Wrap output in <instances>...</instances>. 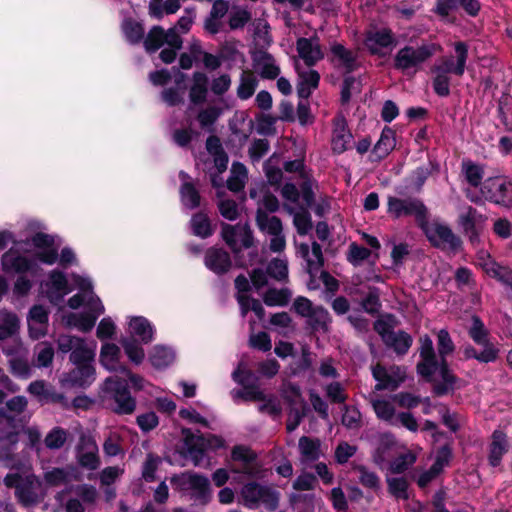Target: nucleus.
I'll list each match as a JSON object with an SVG mask.
<instances>
[{
	"label": "nucleus",
	"mask_w": 512,
	"mask_h": 512,
	"mask_svg": "<svg viewBox=\"0 0 512 512\" xmlns=\"http://www.w3.org/2000/svg\"><path fill=\"white\" fill-rule=\"evenodd\" d=\"M508 451L507 436L501 430H495L492 434V442L489 446L488 461L492 467H497L502 461L503 455Z\"/></svg>",
	"instance_id": "obj_18"
},
{
	"label": "nucleus",
	"mask_w": 512,
	"mask_h": 512,
	"mask_svg": "<svg viewBox=\"0 0 512 512\" xmlns=\"http://www.w3.org/2000/svg\"><path fill=\"white\" fill-rule=\"evenodd\" d=\"M72 478L79 480L78 471L75 467L53 468L44 475L46 483L50 486H59L68 483Z\"/></svg>",
	"instance_id": "obj_26"
},
{
	"label": "nucleus",
	"mask_w": 512,
	"mask_h": 512,
	"mask_svg": "<svg viewBox=\"0 0 512 512\" xmlns=\"http://www.w3.org/2000/svg\"><path fill=\"white\" fill-rule=\"evenodd\" d=\"M281 494L278 490L265 485L259 507L262 505L267 511L274 512L279 508Z\"/></svg>",
	"instance_id": "obj_50"
},
{
	"label": "nucleus",
	"mask_w": 512,
	"mask_h": 512,
	"mask_svg": "<svg viewBox=\"0 0 512 512\" xmlns=\"http://www.w3.org/2000/svg\"><path fill=\"white\" fill-rule=\"evenodd\" d=\"M35 350H38L35 365L39 368L50 367L55 354L52 344L48 341L40 342L36 345Z\"/></svg>",
	"instance_id": "obj_46"
},
{
	"label": "nucleus",
	"mask_w": 512,
	"mask_h": 512,
	"mask_svg": "<svg viewBox=\"0 0 512 512\" xmlns=\"http://www.w3.org/2000/svg\"><path fill=\"white\" fill-rule=\"evenodd\" d=\"M396 441L392 434L381 435L378 445L372 454L373 462L382 467L393 455Z\"/></svg>",
	"instance_id": "obj_20"
},
{
	"label": "nucleus",
	"mask_w": 512,
	"mask_h": 512,
	"mask_svg": "<svg viewBox=\"0 0 512 512\" xmlns=\"http://www.w3.org/2000/svg\"><path fill=\"white\" fill-rule=\"evenodd\" d=\"M267 274L277 280L284 281L288 278L287 262L279 258H273L266 267Z\"/></svg>",
	"instance_id": "obj_56"
},
{
	"label": "nucleus",
	"mask_w": 512,
	"mask_h": 512,
	"mask_svg": "<svg viewBox=\"0 0 512 512\" xmlns=\"http://www.w3.org/2000/svg\"><path fill=\"white\" fill-rule=\"evenodd\" d=\"M472 325L469 329V336L470 338L477 344H485L486 342H490L489 341V332L488 330L485 328V325L482 321V319L477 316V315H473L472 318Z\"/></svg>",
	"instance_id": "obj_49"
},
{
	"label": "nucleus",
	"mask_w": 512,
	"mask_h": 512,
	"mask_svg": "<svg viewBox=\"0 0 512 512\" xmlns=\"http://www.w3.org/2000/svg\"><path fill=\"white\" fill-rule=\"evenodd\" d=\"M223 109L217 106H208L197 114V120L204 129L212 127L222 115Z\"/></svg>",
	"instance_id": "obj_52"
},
{
	"label": "nucleus",
	"mask_w": 512,
	"mask_h": 512,
	"mask_svg": "<svg viewBox=\"0 0 512 512\" xmlns=\"http://www.w3.org/2000/svg\"><path fill=\"white\" fill-rule=\"evenodd\" d=\"M437 349L439 358H446L455 350V345L446 329H441L437 334Z\"/></svg>",
	"instance_id": "obj_62"
},
{
	"label": "nucleus",
	"mask_w": 512,
	"mask_h": 512,
	"mask_svg": "<svg viewBox=\"0 0 512 512\" xmlns=\"http://www.w3.org/2000/svg\"><path fill=\"white\" fill-rule=\"evenodd\" d=\"M286 402L289 404L288 420L286 422V430L291 433L298 428L302 419L306 416L308 405L305 400H301V407H296V401L291 397H285Z\"/></svg>",
	"instance_id": "obj_25"
},
{
	"label": "nucleus",
	"mask_w": 512,
	"mask_h": 512,
	"mask_svg": "<svg viewBox=\"0 0 512 512\" xmlns=\"http://www.w3.org/2000/svg\"><path fill=\"white\" fill-rule=\"evenodd\" d=\"M190 227L193 235L202 239L209 238L214 234V228L206 213L199 211L192 215Z\"/></svg>",
	"instance_id": "obj_27"
},
{
	"label": "nucleus",
	"mask_w": 512,
	"mask_h": 512,
	"mask_svg": "<svg viewBox=\"0 0 512 512\" xmlns=\"http://www.w3.org/2000/svg\"><path fill=\"white\" fill-rule=\"evenodd\" d=\"M122 31L126 40L132 44H138L144 39V27L142 23L133 18H126L122 23Z\"/></svg>",
	"instance_id": "obj_35"
},
{
	"label": "nucleus",
	"mask_w": 512,
	"mask_h": 512,
	"mask_svg": "<svg viewBox=\"0 0 512 512\" xmlns=\"http://www.w3.org/2000/svg\"><path fill=\"white\" fill-rule=\"evenodd\" d=\"M361 308L369 315L375 316L379 313L382 304L380 291L377 287H369V292L360 302Z\"/></svg>",
	"instance_id": "obj_42"
},
{
	"label": "nucleus",
	"mask_w": 512,
	"mask_h": 512,
	"mask_svg": "<svg viewBox=\"0 0 512 512\" xmlns=\"http://www.w3.org/2000/svg\"><path fill=\"white\" fill-rule=\"evenodd\" d=\"M511 110L512 97L508 95L502 96L498 101L497 114L498 118L505 126V130L508 132H512V123L508 121V115H511Z\"/></svg>",
	"instance_id": "obj_60"
},
{
	"label": "nucleus",
	"mask_w": 512,
	"mask_h": 512,
	"mask_svg": "<svg viewBox=\"0 0 512 512\" xmlns=\"http://www.w3.org/2000/svg\"><path fill=\"white\" fill-rule=\"evenodd\" d=\"M321 442L317 438L302 436L299 439V450L303 461L315 462L320 458Z\"/></svg>",
	"instance_id": "obj_30"
},
{
	"label": "nucleus",
	"mask_w": 512,
	"mask_h": 512,
	"mask_svg": "<svg viewBox=\"0 0 512 512\" xmlns=\"http://www.w3.org/2000/svg\"><path fill=\"white\" fill-rule=\"evenodd\" d=\"M331 52L341 61L346 74H350L356 70V56L351 50L346 49L342 44L335 43L331 47Z\"/></svg>",
	"instance_id": "obj_38"
},
{
	"label": "nucleus",
	"mask_w": 512,
	"mask_h": 512,
	"mask_svg": "<svg viewBox=\"0 0 512 512\" xmlns=\"http://www.w3.org/2000/svg\"><path fill=\"white\" fill-rule=\"evenodd\" d=\"M341 423L347 429H357L361 426V413L355 406L343 405Z\"/></svg>",
	"instance_id": "obj_53"
},
{
	"label": "nucleus",
	"mask_w": 512,
	"mask_h": 512,
	"mask_svg": "<svg viewBox=\"0 0 512 512\" xmlns=\"http://www.w3.org/2000/svg\"><path fill=\"white\" fill-rule=\"evenodd\" d=\"M330 322L329 312L322 306H317L314 312L307 318L308 325L315 331L322 330L327 332Z\"/></svg>",
	"instance_id": "obj_39"
},
{
	"label": "nucleus",
	"mask_w": 512,
	"mask_h": 512,
	"mask_svg": "<svg viewBox=\"0 0 512 512\" xmlns=\"http://www.w3.org/2000/svg\"><path fill=\"white\" fill-rule=\"evenodd\" d=\"M372 375L377 381V384L375 385V390L377 391L386 389L396 390L401 382V379H397L390 375L386 368L381 364H377L372 368Z\"/></svg>",
	"instance_id": "obj_29"
},
{
	"label": "nucleus",
	"mask_w": 512,
	"mask_h": 512,
	"mask_svg": "<svg viewBox=\"0 0 512 512\" xmlns=\"http://www.w3.org/2000/svg\"><path fill=\"white\" fill-rule=\"evenodd\" d=\"M296 49L299 56L309 67L314 66L319 60L324 58L319 38L313 36L311 38L301 37L297 39Z\"/></svg>",
	"instance_id": "obj_12"
},
{
	"label": "nucleus",
	"mask_w": 512,
	"mask_h": 512,
	"mask_svg": "<svg viewBox=\"0 0 512 512\" xmlns=\"http://www.w3.org/2000/svg\"><path fill=\"white\" fill-rule=\"evenodd\" d=\"M182 204L188 209H196L201 204V195L192 182H184L180 186Z\"/></svg>",
	"instance_id": "obj_36"
},
{
	"label": "nucleus",
	"mask_w": 512,
	"mask_h": 512,
	"mask_svg": "<svg viewBox=\"0 0 512 512\" xmlns=\"http://www.w3.org/2000/svg\"><path fill=\"white\" fill-rule=\"evenodd\" d=\"M477 210L472 206L467 208L466 213L460 214L458 223L472 244L479 242V233L476 227Z\"/></svg>",
	"instance_id": "obj_28"
},
{
	"label": "nucleus",
	"mask_w": 512,
	"mask_h": 512,
	"mask_svg": "<svg viewBox=\"0 0 512 512\" xmlns=\"http://www.w3.org/2000/svg\"><path fill=\"white\" fill-rule=\"evenodd\" d=\"M160 463L161 458L158 455L154 453L147 454L142 466V478L146 482H154L156 480V471Z\"/></svg>",
	"instance_id": "obj_55"
},
{
	"label": "nucleus",
	"mask_w": 512,
	"mask_h": 512,
	"mask_svg": "<svg viewBox=\"0 0 512 512\" xmlns=\"http://www.w3.org/2000/svg\"><path fill=\"white\" fill-rule=\"evenodd\" d=\"M370 255L371 251L368 248L359 245L356 242H353L349 246L347 260L352 265L357 266L361 262L367 260L370 257Z\"/></svg>",
	"instance_id": "obj_64"
},
{
	"label": "nucleus",
	"mask_w": 512,
	"mask_h": 512,
	"mask_svg": "<svg viewBox=\"0 0 512 512\" xmlns=\"http://www.w3.org/2000/svg\"><path fill=\"white\" fill-rule=\"evenodd\" d=\"M104 397L112 400V411L118 415H130L136 409V399L131 395L127 381L118 377H109L103 386Z\"/></svg>",
	"instance_id": "obj_1"
},
{
	"label": "nucleus",
	"mask_w": 512,
	"mask_h": 512,
	"mask_svg": "<svg viewBox=\"0 0 512 512\" xmlns=\"http://www.w3.org/2000/svg\"><path fill=\"white\" fill-rule=\"evenodd\" d=\"M49 279L51 287L48 292V297L50 298V301H53L54 299L61 300L65 295L72 291L64 272L60 270H53L49 274Z\"/></svg>",
	"instance_id": "obj_21"
},
{
	"label": "nucleus",
	"mask_w": 512,
	"mask_h": 512,
	"mask_svg": "<svg viewBox=\"0 0 512 512\" xmlns=\"http://www.w3.org/2000/svg\"><path fill=\"white\" fill-rule=\"evenodd\" d=\"M204 265L214 274L222 276L232 268V259L225 249L212 246L205 251Z\"/></svg>",
	"instance_id": "obj_10"
},
{
	"label": "nucleus",
	"mask_w": 512,
	"mask_h": 512,
	"mask_svg": "<svg viewBox=\"0 0 512 512\" xmlns=\"http://www.w3.org/2000/svg\"><path fill=\"white\" fill-rule=\"evenodd\" d=\"M453 47L456 54V62H454L453 58H445L442 61V65L435 66L433 71L442 72L444 75L450 73L459 77L463 76L468 59V44L464 41H457L453 44Z\"/></svg>",
	"instance_id": "obj_8"
},
{
	"label": "nucleus",
	"mask_w": 512,
	"mask_h": 512,
	"mask_svg": "<svg viewBox=\"0 0 512 512\" xmlns=\"http://www.w3.org/2000/svg\"><path fill=\"white\" fill-rule=\"evenodd\" d=\"M387 205L388 213L392 214L395 219L402 216H414L420 228H423L425 224H427L428 209L420 199H401L395 196H389Z\"/></svg>",
	"instance_id": "obj_3"
},
{
	"label": "nucleus",
	"mask_w": 512,
	"mask_h": 512,
	"mask_svg": "<svg viewBox=\"0 0 512 512\" xmlns=\"http://www.w3.org/2000/svg\"><path fill=\"white\" fill-rule=\"evenodd\" d=\"M174 358L173 351L161 345L154 346L149 356L151 365L156 369L166 368L174 361Z\"/></svg>",
	"instance_id": "obj_33"
},
{
	"label": "nucleus",
	"mask_w": 512,
	"mask_h": 512,
	"mask_svg": "<svg viewBox=\"0 0 512 512\" xmlns=\"http://www.w3.org/2000/svg\"><path fill=\"white\" fill-rule=\"evenodd\" d=\"M1 268L6 275L26 274L35 271L37 263L14 248H10L1 256Z\"/></svg>",
	"instance_id": "obj_6"
},
{
	"label": "nucleus",
	"mask_w": 512,
	"mask_h": 512,
	"mask_svg": "<svg viewBox=\"0 0 512 512\" xmlns=\"http://www.w3.org/2000/svg\"><path fill=\"white\" fill-rule=\"evenodd\" d=\"M438 370L437 357H423L416 365L417 374L427 383L434 382V374Z\"/></svg>",
	"instance_id": "obj_43"
},
{
	"label": "nucleus",
	"mask_w": 512,
	"mask_h": 512,
	"mask_svg": "<svg viewBox=\"0 0 512 512\" xmlns=\"http://www.w3.org/2000/svg\"><path fill=\"white\" fill-rule=\"evenodd\" d=\"M120 348L114 343H105L101 347L100 362L110 370H116L115 365L119 364Z\"/></svg>",
	"instance_id": "obj_40"
},
{
	"label": "nucleus",
	"mask_w": 512,
	"mask_h": 512,
	"mask_svg": "<svg viewBox=\"0 0 512 512\" xmlns=\"http://www.w3.org/2000/svg\"><path fill=\"white\" fill-rule=\"evenodd\" d=\"M416 462V456L411 453H402L390 462V471L393 474L404 473L410 466Z\"/></svg>",
	"instance_id": "obj_57"
},
{
	"label": "nucleus",
	"mask_w": 512,
	"mask_h": 512,
	"mask_svg": "<svg viewBox=\"0 0 512 512\" xmlns=\"http://www.w3.org/2000/svg\"><path fill=\"white\" fill-rule=\"evenodd\" d=\"M121 345L131 362L136 365H139L143 362L145 358V352L135 338H124L121 340Z\"/></svg>",
	"instance_id": "obj_41"
},
{
	"label": "nucleus",
	"mask_w": 512,
	"mask_h": 512,
	"mask_svg": "<svg viewBox=\"0 0 512 512\" xmlns=\"http://www.w3.org/2000/svg\"><path fill=\"white\" fill-rule=\"evenodd\" d=\"M432 247L452 252H458L462 247L461 238L452 229L443 223L434 222L430 227L427 224L421 228Z\"/></svg>",
	"instance_id": "obj_4"
},
{
	"label": "nucleus",
	"mask_w": 512,
	"mask_h": 512,
	"mask_svg": "<svg viewBox=\"0 0 512 512\" xmlns=\"http://www.w3.org/2000/svg\"><path fill=\"white\" fill-rule=\"evenodd\" d=\"M395 146V131L391 127L385 126L381 132L379 140L372 150V161L383 160L394 150Z\"/></svg>",
	"instance_id": "obj_17"
},
{
	"label": "nucleus",
	"mask_w": 512,
	"mask_h": 512,
	"mask_svg": "<svg viewBox=\"0 0 512 512\" xmlns=\"http://www.w3.org/2000/svg\"><path fill=\"white\" fill-rule=\"evenodd\" d=\"M483 269L490 277L506 286H512V271L508 267L501 266L494 260L489 259L483 264Z\"/></svg>",
	"instance_id": "obj_32"
},
{
	"label": "nucleus",
	"mask_w": 512,
	"mask_h": 512,
	"mask_svg": "<svg viewBox=\"0 0 512 512\" xmlns=\"http://www.w3.org/2000/svg\"><path fill=\"white\" fill-rule=\"evenodd\" d=\"M67 437V430L56 426L47 433L44 439V444L50 450H58L64 446L67 441Z\"/></svg>",
	"instance_id": "obj_47"
},
{
	"label": "nucleus",
	"mask_w": 512,
	"mask_h": 512,
	"mask_svg": "<svg viewBox=\"0 0 512 512\" xmlns=\"http://www.w3.org/2000/svg\"><path fill=\"white\" fill-rule=\"evenodd\" d=\"M193 84L189 90V99L194 105H202L207 100L208 77L205 73L196 71L193 73Z\"/></svg>",
	"instance_id": "obj_19"
},
{
	"label": "nucleus",
	"mask_w": 512,
	"mask_h": 512,
	"mask_svg": "<svg viewBox=\"0 0 512 512\" xmlns=\"http://www.w3.org/2000/svg\"><path fill=\"white\" fill-rule=\"evenodd\" d=\"M258 86V80L250 70H244L240 75V83L237 88V97L247 100L253 96Z\"/></svg>",
	"instance_id": "obj_34"
},
{
	"label": "nucleus",
	"mask_w": 512,
	"mask_h": 512,
	"mask_svg": "<svg viewBox=\"0 0 512 512\" xmlns=\"http://www.w3.org/2000/svg\"><path fill=\"white\" fill-rule=\"evenodd\" d=\"M94 311L95 314L88 312L71 313L67 317L68 326L76 327L83 333L90 332L95 326L98 316L104 313V307L99 298H97V306L94 308Z\"/></svg>",
	"instance_id": "obj_14"
},
{
	"label": "nucleus",
	"mask_w": 512,
	"mask_h": 512,
	"mask_svg": "<svg viewBox=\"0 0 512 512\" xmlns=\"http://www.w3.org/2000/svg\"><path fill=\"white\" fill-rule=\"evenodd\" d=\"M463 172L469 185L475 188L481 185L484 175V171L481 166L473 162L464 163Z\"/></svg>",
	"instance_id": "obj_58"
},
{
	"label": "nucleus",
	"mask_w": 512,
	"mask_h": 512,
	"mask_svg": "<svg viewBox=\"0 0 512 512\" xmlns=\"http://www.w3.org/2000/svg\"><path fill=\"white\" fill-rule=\"evenodd\" d=\"M165 30L163 27L155 25L153 26L147 36L143 39L144 48L147 53L152 54L159 50L165 43Z\"/></svg>",
	"instance_id": "obj_37"
},
{
	"label": "nucleus",
	"mask_w": 512,
	"mask_h": 512,
	"mask_svg": "<svg viewBox=\"0 0 512 512\" xmlns=\"http://www.w3.org/2000/svg\"><path fill=\"white\" fill-rule=\"evenodd\" d=\"M19 330V319L13 313H8L3 319V323L0 324V341H4L13 335H15Z\"/></svg>",
	"instance_id": "obj_59"
},
{
	"label": "nucleus",
	"mask_w": 512,
	"mask_h": 512,
	"mask_svg": "<svg viewBox=\"0 0 512 512\" xmlns=\"http://www.w3.org/2000/svg\"><path fill=\"white\" fill-rule=\"evenodd\" d=\"M239 373L240 371L239 370H236L233 372V379L234 381H236L237 383L241 384L244 386L245 388V391H238V395L243 398L244 400H250V401H264L266 399V395L264 394L263 391H261L257 386L255 385H251V386H246L245 385V379L244 378H241L239 379L238 376H239Z\"/></svg>",
	"instance_id": "obj_48"
},
{
	"label": "nucleus",
	"mask_w": 512,
	"mask_h": 512,
	"mask_svg": "<svg viewBox=\"0 0 512 512\" xmlns=\"http://www.w3.org/2000/svg\"><path fill=\"white\" fill-rule=\"evenodd\" d=\"M388 492L396 499L408 500L409 482L405 477H392L386 479Z\"/></svg>",
	"instance_id": "obj_45"
},
{
	"label": "nucleus",
	"mask_w": 512,
	"mask_h": 512,
	"mask_svg": "<svg viewBox=\"0 0 512 512\" xmlns=\"http://www.w3.org/2000/svg\"><path fill=\"white\" fill-rule=\"evenodd\" d=\"M95 353L92 349L88 348L85 340L79 339V343L70 353L69 360L75 367L81 365H93Z\"/></svg>",
	"instance_id": "obj_31"
},
{
	"label": "nucleus",
	"mask_w": 512,
	"mask_h": 512,
	"mask_svg": "<svg viewBox=\"0 0 512 512\" xmlns=\"http://www.w3.org/2000/svg\"><path fill=\"white\" fill-rule=\"evenodd\" d=\"M264 488L265 485L255 481L244 484L240 491L243 505L249 509H258Z\"/></svg>",
	"instance_id": "obj_22"
},
{
	"label": "nucleus",
	"mask_w": 512,
	"mask_h": 512,
	"mask_svg": "<svg viewBox=\"0 0 512 512\" xmlns=\"http://www.w3.org/2000/svg\"><path fill=\"white\" fill-rule=\"evenodd\" d=\"M171 483L178 485L181 489L187 487L196 493V498L204 502L210 498V482L209 479L195 472L182 474L181 476L174 475L171 478Z\"/></svg>",
	"instance_id": "obj_7"
},
{
	"label": "nucleus",
	"mask_w": 512,
	"mask_h": 512,
	"mask_svg": "<svg viewBox=\"0 0 512 512\" xmlns=\"http://www.w3.org/2000/svg\"><path fill=\"white\" fill-rule=\"evenodd\" d=\"M436 51V45L422 44L421 46L414 47L411 45H405L398 50L394 57L393 66L396 70L407 72L410 69H417L430 59Z\"/></svg>",
	"instance_id": "obj_2"
},
{
	"label": "nucleus",
	"mask_w": 512,
	"mask_h": 512,
	"mask_svg": "<svg viewBox=\"0 0 512 512\" xmlns=\"http://www.w3.org/2000/svg\"><path fill=\"white\" fill-rule=\"evenodd\" d=\"M181 433L187 452L191 455L194 464L198 465L204 453L203 449L195 444V435L190 428H182Z\"/></svg>",
	"instance_id": "obj_51"
},
{
	"label": "nucleus",
	"mask_w": 512,
	"mask_h": 512,
	"mask_svg": "<svg viewBox=\"0 0 512 512\" xmlns=\"http://www.w3.org/2000/svg\"><path fill=\"white\" fill-rule=\"evenodd\" d=\"M373 410L378 419L391 422L395 416V407L387 400H375L372 403Z\"/></svg>",
	"instance_id": "obj_61"
},
{
	"label": "nucleus",
	"mask_w": 512,
	"mask_h": 512,
	"mask_svg": "<svg viewBox=\"0 0 512 512\" xmlns=\"http://www.w3.org/2000/svg\"><path fill=\"white\" fill-rule=\"evenodd\" d=\"M252 61L255 69H259L262 79L274 80L280 74V67L275 63L272 54L265 50H257L252 53Z\"/></svg>",
	"instance_id": "obj_13"
},
{
	"label": "nucleus",
	"mask_w": 512,
	"mask_h": 512,
	"mask_svg": "<svg viewBox=\"0 0 512 512\" xmlns=\"http://www.w3.org/2000/svg\"><path fill=\"white\" fill-rule=\"evenodd\" d=\"M17 502L24 508H32L40 504L44 496L36 491L34 480L27 476V480L15 491Z\"/></svg>",
	"instance_id": "obj_15"
},
{
	"label": "nucleus",
	"mask_w": 512,
	"mask_h": 512,
	"mask_svg": "<svg viewBox=\"0 0 512 512\" xmlns=\"http://www.w3.org/2000/svg\"><path fill=\"white\" fill-rule=\"evenodd\" d=\"M355 470L360 474L361 485L375 491L380 488V478L375 472L369 471L364 465H358Z\"/></svg>",
	"instance_id": "obj_63"
},
{
	"label": "nucleus",
	"mask_w": 512,
	"mask_h": 512,
	"mask_svg": "<svg viewBox=\"0 0 512 512\" xmlns=\"http://www.w3.org/2000/svg\"><path fill=\"white\" fill-rule=\"evenodd\" d=\"M291 293L288 289L270 288L263 296L264 303L269 306H286L290 300Z\"/></svg>",
	"instance_id": "obj_44"
},
{
	"label": "nucleus",
	"mask_w": 512,
	"mask_h": 512,
	"mask_svg": "<svg viewBox=\"0 0 512 512\" xmlns=\"http://www.w3.org/2000/svg\"><path fill=\"white\" fill-rule=\"evenodd\" d=\"M379 325L386 326V322L383 320H377L374 324V329L381 335L386 346L392 348L397 355H405L410 349L413 339L410 334L404 330L390 331L388 334H383Z\"/></svg>",
	"instance_id": "obj_11"
},
{
	"label": "nucleus",
	"mask_w": 512,
	"mask_h": 512,
	"mask_svg": "<svg viewBox=\"0 0 512 512\" xmlns=\"http://www.w3.org/2000/svg\"><path fill=\"white\" fill-rule=\"evenodd\" d=\"M132 336H138L142 343L148 344L153 340L154 329L151 323L143 316L132 317L129 322Z\"/></svg>",
	"instance_id": "obj_24"
},
{
	"label": "nucleus",
	"mask_w": 512,
	"mask_h": 512,
	"mask_svg": "<svg viewBox=\"0 0 512 512\" xmlns=\"http://www.w3.org/2000/svg\"><path fill=\"white\" fill-rule=\"evenodd\" d=\"M364 45L371 55L382 56L381 50L396 45V39L390 28L373 29L365 33Z\"/></svg>",
	"instance_id": "obj_9"
},
{
	"label": "nucleus",
	"mask_w": 512,
	"mask_h": 512,
	"mask_svg": "<svg viewBox=\"0 0 512 512\" xmlns=\"http://www.w3.org/2000/svg\"><path fill=\"white\" fill-rule=\"evenodd\" d=\"M96 378V371L93 365H81L74 367L67 374L66 381L72 387L88 388Z\"/></svg>",
	"instance_id": "obj_16"
},
{
	"label": "nucleus",
	"mask_w": 512,
	"mask_h": 512,
	"mask_svg": "<svg viewBox=\"0 0 512 512\" xmlns=\"http://www.w3.org/2000/svg\"><path fill=\"white\" fill-rule=\"evenodd\" d=\"M481 193L491 203L512 207V181L505 177L486 179L481 186Z\"/></svg>",
	"instance_id": "obj_5"
},
{
	"label": "nucleus",
	"mask_w": 512,
	"mask_h": 512,
	"mask_svg": "<svg viewBox=\"0 0 512 512\" xmlns=\"http://www.w3.org/2000/svg\"><path fill=\"white\" fill-rule=\"evenodd\" d=\"M255 220L260 231H266L272 236H277L283 232L281 219L278 216L269 217L262 208L257 209Z\"/></svg>",
	"instance_id": "obj_23"
},
{
	"label": "nucleus",
	"mask_w": 512,
	"mask_h": 512,
	"mask_svg": "<svg viewBox=\"0 0 512 512\" xmlns=\"http://www.w3.org/2000/svg\"><path fill=\"white\" fill-rule=\"evenodd\" d=\"M231 459L248 466L257 460V454L248 446L235 445L231 450Z\"/></svg>",
	"instance_id": "obj_54"
}]
</instances>
